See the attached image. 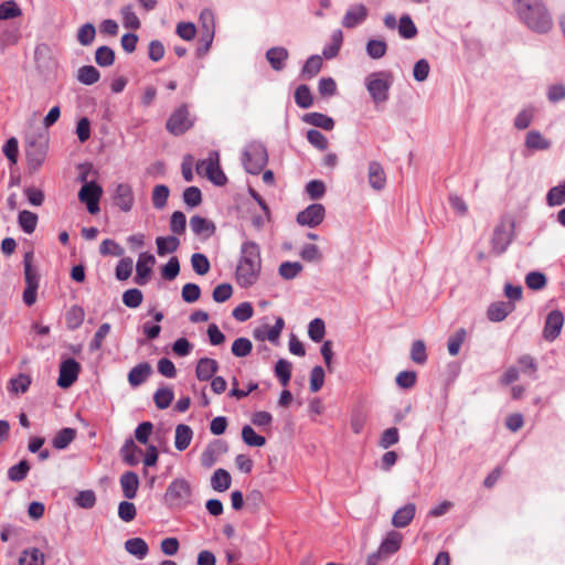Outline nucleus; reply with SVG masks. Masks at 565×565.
I'll return each instance as SVG.
<instances>
[{
  "instance_id": "f257e3e1",
  "label": "nucleus",
  "mask_w": 565,
  "mask_h": 565,
  "mask_svg": "<svg viewBox=\"0 0 565 565\" xmlns=\"http://www.w3.org/2000/svg\"><path fill=\"white\" fill-rule=\"evenodd\" d=\"M241 258L236 267V281L243 287L253 286L260 274L262 258L259 246L255 242H245L241 248Z\"/></svg>"
},
{
  "instance_id": "f03ea898",
  "label": "nucleus",
  "mask_w": 565,
  "mask_h": 565,
  "mask_svg": "<svg viewBox=\"0 0 565 565\" xmlns=\"http://www.w3.org/2000/svg\"><path fill=\"white\" fill-rule=\"evenodd\" d=\"M515 10L527 28L537 33H546L553 26V20L541 0H516Z\"/></svg>"
},
{
  "instance_id": "7ed1b4c3",
  "label": "nucleus",
  "mask_w": 565,
  "mask_h": 565,
  "mask_svg": "<svg viewBox=\"0 0 565 565\" xmlns=\"http://www.w3.org/2000/svg\"><path fill=\"white\" fill-rule=\"evenodd\" d=\"M192 488L184 478L174 479L167 488L164 501L171 508H183L191 501Z\"/></svg>"
},
{
  "instance_id": "20e7f679",
  "label": "nucleus",
  "mask_w": 565,
  "mask_h": 565,
  "mask_svg": "<svg viewBox=\"0 0 565 565\" xmlns=\"http://www.w3.org/2000/svg\"><path fill=\"white\" fill-rule=\"evenodd\" d=\"M196 172L204 173L216 185H224L227 181L226 175L220 169L217 152H211L207 159L198 162Z\"/></svg>"
},
{
  "instance_id": "39448f33",
  "label": "nucleus",
  "mask_w": 565,
  "mask_h": 565,
  "mask_svg": "<svg viewBox=\"0 0 565 565\" xmlns=\"http://www.w3.org/2000/svg\"><path fill=\"white\" fill-rule=\"evenodd\" d=\"M193 126V119L190 116L186 105L178 107L167 120V130L174 135L180 136L188 131Z\"/></svg>"
},
{
  "instance_id": "423d86ee",
  "label": "nucleus",
  "mask_w": 565,
  "mask_h": 565,
  "mask_svg": "<svg viewBox=\"0 0 565 565\" xmlns=\"http://www.w3.org/2000/svg\"><path fill=\"white\" fill-rule=\"evenodd\" d=\"M46 142L43 138L28 141L25 157L31 171H36L43 164L46 157Z\"/></svg>"
},
{
  "instance_id": "0eeeda50",
  "label": "nucleus",
  "mask_w": 565,
  "mask_h": 565,
  "mask_svg": "<svg viewBox=\"0 0 565 565\" xmlns=\"http://www.w3.org/2000/svg\"><path fill=\"white\" fill-rule=\"evenodd\" d=\"M267 152L260 146L250 147L243 154L245 170L252 174H258L267 164Z\"/></svg>"
},
{
  "instance_id": "6e6552de",
  "label": "nucleus",
  "mask_w": 565,
  "mask_h": 565,
  "mask_svg": "<svg viewBox=\"0 0 565 565\" xmlns=\"http://www.w3.org/2000/svg\"><path fill=\"white\" fill-rule=\"evenodd\" d=\"M103 194V189L96 182H86L78 192V199L85 203L90 214L99 212V200Z\"/></svg>"
},
{
  "instance_id": "1a4fd4ad",
  "label": "nucleus",
  "mask_w": 565,
  "mask_h": 565,
  "mask_svg": "<svg viewBox=\"0 0 565 565\" xmlns=\"http://www.w3.org/2000/svg\"><path fill=\"white\" fill-rule=\"evenodd\" d=\"M384 77V73H373L366 78V88L377 104L388 98L390 83Z\"/></svg>"
},
{
  "instance_id": "9d476101",
  "label": "nucleus",
  "mask_w": 565,
  "mask_h": 565,
  "mask_svg": "<svg viewBox=\"0 0 565 565\" xmlns=\"http://www.w3.org/2000/svg\"><path fill=\"white\" fill-rule=\"evenodd\" d=\"M81 372V364L73 358H68L60 365L57 385L61 388H68L76 382Z\"/></svg>"
},
{
  "instance_id": "9b49d317",
  "label": "nucleus",
  "mask_w": 565,
  "mask_h": 565,
  "mask_svg": "<svg viewBox=\"0 0 565 565\" xmlns=\"http://www.w3.org/2000/svg\"><path fill=\"white\" fill-rule=\"evenodd\" d=\"M114 204L122 212L131 211L135 204V195L130 184L118 183L113 193Z\"/></svg>"
},
{
  "instance_id": "f8f14e48",
  "label": "nucleus",
  "mask_w": 565,
  "mask_h": 565,
  "mask_svg": "<svg viewBox=\"0 0 565 565\" xmlns=\"http://www.w3.org/2000/svg\"><path fill=\"white\" fill-rule=\"evenodd\" d=\"M324 214V206L320 203H313L297 215V222L300 225L316 227L323 221Z\"/></svg>"
},
{
  "instance_id": "ddd939ff",
  "label": "nucleus",
  "mask_w": 565,
  "mask_h": 565,
  "mask_svg": "<svg viewBox=\"0 0 565 565\" xmlns=\"http://www.w3.org/2000/svg\"><path fill=\"white\" fill-rule=\"evenodd\" d=\"M156 264V258L152 254L141 253L138 257L136 265V284L143 286L148 282L150 273L152 270L153 265Z\"/></svg>"
},
{
  "instance_id": "4468645a",
  "label": "nucleus",
  "mask_w": 565,
  "mask_h": 565,
  "mask_svg": "<svg viewBox=\"0 0 565 565\" xmlns=\"http://www.w3.org/2000/svg\"><path fill=\"white\" fill-rule=\"evenodd\" d=\"M564 324V317L563 313L558 310H553L547 315L545 327L543 330L544 339L547 341L555 340L562 330V327Z\"/></svg>"
},
{
  "instance_id": "2eb2a0df",
  "label": "nucleus",
  "mask_w": 565,
  "mask_h": 565,
  "mask_svg": "<svg viewBox=\"0 0 565 565\" xmlns=\"http://www.w3.org/2000/svg\"><path fill=\"white\" fill-rule=\"evenodd\" d=\"M367 17V9L364 4H354L348 9L343 19L342 25L347 29H352L362 23Z\"/></svg>"
},
{
  "instance_id": "dca6fc26",
  "label": "nucleus",
  "mask_w": 565,
  "mask_h": 565,
  "mask_svg": "<svg viewBox=\"0 0 565 565\" xmlns=\"http://www.w3.org/2000/svg\"><path fill=\"white\" fill-rule=\"evenodd\" d=\"M367 178L370 185L380 191L384 189L386 184V175L383 167L377 161H371L367 169Z\"/></svg>"
},
{
  "instance_id": "f3484780",
  "label": "nucleus",
  "mask_w": 565,
  "mask_h": 565,
  "mask_svg": "<svg viewBox=\"0 0 565 565\" xmlns=\"http://www.w3.org/2000/svg\"><path fill=\"white\" fill-rule=\"evenodd\" d=\"M218 370V363L214 359L202 358L198 361L195 375L199 381H209Z\"/></svg>"
},
{
  "instance_id": "a211bd4d",
  "label": "nucleus",
  "mask_w": 565,
  "mask_h": 565,
  "mask_svg": "<svg viewBox=\"0 0 565 565\" xmlns=\"http://www.w3.org/2000/svg\"><path fill=\"white\" fill-rule=\"evenodd\" d=\"M415 513L416 505L414 503H407L393 514L392 524L398 529L406 527L413 521Z\"/></svg>"
},
{
  "instance_id": "6ab92c4d",
  "label": "nucleus",
  "mask_w": 565,
  "mask_h": 565,
  "mask_svg": "<svg viewBox=\"0 0 565 565\" xmlns=\"http://www.w3.org/2000/svg\"><path fill=\"white\" fill-rule=\"evenodd\" d=\"M403 535L397 531H390L382 541L379 551L383 556L392 555L401 548Z\"/></svg>"
},
{
  "instance_id": "aec40b11",
  "label": "nucleus",
  "mask_w": 565,
  "mask_h": 565,
  "mask_svg": "<svg viewBox=\"0 0 565 565\" xmlns=\"http://www.w3.org/2000/svg\"><path fill=\"white\" fill-rule=\"evenodd\" d=\"M289 57L287 49L275 46L266 52V58L274 71L280 72L285 67V63Z\"/></svg>"
},
{
  "instance_id": "412c9836",
  "label": "nucleus",
  "mask_w": 565,
  "mask_h": 565,
  "mask_svg": "<svg viewBox=\"0 0 565 565\" xmlns=\"http://www.w3.org/2000/svg\"><path fill=\"white\" fill-rule=\"evenodd\" d=\"M514 308L515 306L511 301L493 302L488 308V318L494 322L502 321L514 310Z\"/></svg>"
},
{
  "instance_id": "4be33fe9",
  "label": "nucleus",
  "mask_w": 565,
  "mask_h": 565,
  "mask_svg": "<svg viewBox=\"0 0 565 565\" xmlns=\"http://www.w3.org/2000/svg\"><path fill=\"white\" fill-rule=\"evenodd\" d=\"M120 487L126 499H134L139 488V478L136 472L127 471L120 477Z\"/></svg>"
},
{
  "instance_id": "5701e85b",
  "label": "nucleus",
  "mask_w": 565,
  "mask_h": 565,
  "mask_svg": "<svg viewBox=\"0 0 565 565\" xmlns=\"http://www.w3.org/2000/svg\"><path fill=\"white\" fill-rule=\"evenodd\" d=\"M151 365L147 362L139 363L128 373V382L132 387L141 385L151 374Z\"/></svg>"
},
{
  "instance_id": "b1692460",
  "label": "nucleus",
  "mask_w": 565,
  "mask_h": 565,
  "mask_svg": "<svg viewBox=\"0 0 565 565\" xmlns=\"http://www.w3.org/2000/svg\"><path fill=\"white\" fill-rule=\"evenodd\" d=\"M525 147L532 151L547 150L551 147V141L540 131L531 130L526 134Z\"/></svg>"
},
{
  "instance_id": "393cba45",
  "label": "nucleus",
  "mask_w": 565,
  "mask_h": 565,
  "mask_svg": "<svg viewBox=\"0 0 565 565\" xmlns=\"http://www.w3.org/2000/svg\"><path fill=\"white\" fill-rule=\"evenodd\" d=\"M126 551L139 559H143L149 553L147 542L141 537L129 539L125 542Z\"/></svg>"
},
{
  "instance_id": "a878e982",
  "label": "nucleus",
  "mask_w": 565,
  "mask_h": 565,
  "mask_svg": "<svg viewBox=\"0 0 565 565\" xmlns=\"http://www.w3.org/2000/svg\"><path fill=\"white\" fill-rule=\"evenodd\" d=\"M193 431L190 426L180 424L175 428L174 446L178 450H185L192 440Z\"/></svg>"
},
{
  "instance_id": "bb28decb",
  "label": "nucleus",
  "mask_w": 565,
  "mask_h": 565,
  "mask_svg": "<svg viewBox=\"0 0 565 565\" xmlns=\"http://www.w3.org/2000/svg\"><path fill=\"white\" fill-rule=\"evenodd\" d=\"M190 226L196 235H205L206 237L213 235L215 231L214 224L200 215L191 217Z\"/></svg>"
},
{
  "instance_id": "cd10ccee",
  "label": "nucleus",
  "mask_w": 565,
  "mask_h": 565,
  "mask_svg": "<svg viewBox=\"0 0 565 565\" xmlns=\"http://www.w3.org/2000/svg\"><path fill=\"white\" fill-rule=\"evenodd\" d=\"M232 477L225 469L218 468L214 471L211 478V486L215 491L224 492L230 489Z\"/></svg>"
},
{
  "instance_id": "c85d7f7f",
  "label": "nucleus",
  "mask_w": 565,
  "mask_h": 565,
  "mask_svg": "<svg viewBox=\"0 0 565 565\" xmlns=\"http://www.w3.org/2000/svg\"><path fill=\"white\" fill-rule=\"evenodd\" d=\"M200 23L202 28L201 33H204V39L207 42L213 41L215 32V21L213 12L209 9H204L200 14Z\"/></svg>"
},
{
  "instance_id": "c756f323",
  "label": "nucleus",
  "mask_w": 565,
  "mask_h": 565,
  "mask_svg": "<svg viewBox=\"0 0 565 565\" xmlns=\"http://www.w3.org/2000/svg\"><path fill=\"white\" fill-rule=\"evenodd\" d=\"M157 253L159 256L173 253L178 249L180 241L175 236H159L156 238Z\"/></svg>"
},
{
  "instance_id": "7c9ffc66",
  "label": "nucleus",
  "mask_w": 565,
  "mask_h": 565,
  "mask_svg": "<svg viewBox=\"0 0 565 565\" xmlns=\"http://www.w3.org/2000/svg\"><path fill=\"white\" fill-rule=\"evenodd\" d=\"M122 460L129 466H136L139 462L141 449L138 448L132 439H129L120 449Z\"/></svg>"
},
{
  "instance_id": "2f4dec72",
  "label": "nucleus",
  "mask_w": 565,
  "mask_h": 565,
  "mask_svg": "<svg viewBox=\"0 0 565 565\" xmlns=\"http://www.w3.org/2000/svg\"><path fill=\"white\" fill-rule=\"evenodd\" d=\"M284 326H285L284 319L282 318H278L274 326L266 328L265 334H263L260 331L256 330L254 332V335H255V338H257L259 340L267 339L268 341H270L273 343H276L278 341L279 337H280V333H281V331L284 329Z\"/></svg>"
},
{
  "instance_id": "473e14b6",
  "label": "nucleus",
  "mask_w": 565,
  "mask_h": 565,
  "mask_svg": "<svg viewBox=\"0 0 565 565\" xmlns=\"http://www.w3.org/2000/svg\"><path fill=\"white\" fill-rule=\"evenodd\" d=\"M33 262V253L28 252L24 254L23 257V265H24V279L26 286H35L39 288V275L36 270L32 266Z\"/></svg>"
},
{
  "instance_id": "72a5a7b5",
  "label": "nucleus",
  "mask_w": 565,
  "mask_h": 565,
  "mask_svg": "<svg viewBox=\"0 0 565 565\" xmlns=\"http://www.w3.org/2000/svg\"><path fill=\"white\" fill-rule=\"evenodd\" d=\"M38 220V215L28 210L21 211L18 216V223L22 231L26 234H32L35 231Z\"/></svg>"
},
{
  "instance_id": "f704fd0d",
  "label": "nucleus",
  "mask_w": 565,
  "mask_h": 565,
  "mask_svg": "<svg viewBox=\"0 0 565 565\" xmlns=\"http://www.w3.org/2000/svg\"><path fill=\"white\" fill-rule=\"evenodd\" d=\"M85 311L79 306H72L66 312V327L70 330H76L79 328L84 321Z\"/></svg>"
},
{
  "instance_id": "c9c22d12",
  "label": "nucleus",
  "mask_w": 565,
  "mask_h": 565,
  "mask_svg": "<svg viewBox=\"0 0 565 565\" xmlns=\"http://www.w3.org/2000/svg\"><path fill=\"white\" fill-rule=\"evenodd\" d=\"M306 122L312 125L315 127L322 128L324 130H332L334 127V121L331 117L320 114V113H311L305 116Z\"/></svg>"
},
{
  "instance_id": "e433bc0d",
  "label": "nucleus",
  "mask_w": 565,
  "mask_h": 565,
  "mask_svg": "<svg viewBox=\"0 0 565 565\" xmlns=\"http://www.w3.org/2000/svg\"><path fill=\"white\" fill-rule=\"evenodd\" d=\"M76 437V430L73 428L61 429L53 438L52 445L56 449H65Z\"/></svg>"
},
{
  "instance_id": "4c0bfd02",
  "label": "nucleus",
  "mask_w": 565,
  "mask_h": 565,
  "mask_svg": "<svg viewBox=\"0 0 565 565\" xmlns=\"http://www.w3.org/2000/svg\"><path fill=\"white\" fill-rule=\"evenodd\" d=\"M122 24L126 29L138 30L141 26V22L134 11L131 4H127L120 9Z\"/></svg>"
},
{
  "instance_id": "58836bf2",
  "label": "nucleus",
  "mask_w": 565,
  "mask_h": 565,
  "mask_svg": "<svg viewBox=\"0 0 565 565\" xmlns=\"http://www.w3.org/2000/svg\"><path fill=\"white\" fill-rule=\"evenodd\" d=\"M100 78L99 71L90 65L82 66L77 72V79L85 85H93Z\"/></svg>"
},
{
  "instance_id": "ea45409f",
  "label": "nucleus",
  "mask_w": 565,
  "mask_h": 565,
  "mask_svg": "<svg viewBox=\"0 0 565 565\" xmlns=\"http://www.w3.org/2000/svg\"><path fill=\"white\" fill-rule=\"evenodd\" d=\"M243 441L250 447H263L266 444L265 437L256 434V431L248 425L242 428Z\"/></svg>"
},
{
  "instance_id": "a19ab883",
  "label": "nucleus",
  "mask_w": 565,
  "mask_h": 565,
  "mask_svg": "<svg viewBox=\"0 0 565 565\" xmlns=\"http://www.w3.org/2000/svg\"><path fill=\"white\" fill-rule=\"evenodd\" d=\"M292 365L289 361L280 359L275 365V374L282 386H287L291 376Z\"/></svg>"
},
{
  "instance_id": "79ce46f5",
  "label": "nucleus",
  "mask_w": 565,
  "mask_h": 565,
  "mask_svg": "<svg viewBox=\"0 0 565 565\" xmlns=\"http://www.w3.org/2000/svg\"><path fill=\"white\" fill-rule=\"evenodd\" d=\"M20 565H44V555L39 548L26 550L19 559Z\"/></svg>"
},
{
  "instance_id": "37998d69",
  "label": "nucleus",
  "mask_w": 565,
  "mask_h": 565,
  "mask_svg": "<svg viewBox=\"0 0 565 565\" xmlns=\"http://www.w3.org/2000/svg\"><path fill=\"white\" fill-rule=\"evenodd\" d=\"M174 393L169 387H162L157 390V392L153 395V401L156 406L159 409H166L170 406L171 402L173 401Z\"/></svg>"
},
{
  "instance_id": "c03bdc74",
  "label": "nucleus",
  "mask_w": 565,
  "mask_h": 565,
  "mask_svg": "<svg viewBox=\"0 0 565 565\" xmlns=\"http://www.w3.org/2000/svg\"><path fill=\"white\" fill-rule=\"evenodd\" d=\"M534 114L535 108L533 106L522 109L514 119V127L519 130L526 129L531 125Z\"/></svg>"
},
{
  "instance_id": "a18cd8bd",
  "label": "nucleus",
  "mask_w": 565,
  "mask_h": 565,
  "mask_svg": "<svg viewBox=\"0 0 565 565\" xmlns=\"http://www.w3.org/2000/svg\"><path fill=\"white\" fill-rule=\"evenodd\" d=\"M466 330L465 329H458L454 334H451L448 339V352L451 356H456L461 348V344L466 340Z\"/></svg>"
},
{
  "instance_id": "49530a36",
  "label": "nucleus",
  "mask_w": 565,
  "mask_h": 565,
  "mask_svg": "<svg viewBox=\"0 0 565 565\" xmlns=\"http://www.w3.org/2000/svg\"><path fill=\"white\" fill-rule=\"evenodd\" d=\"M170 191L164 184H158L152 190V204L156 209H162L166 206Z\"/></svg>"
},
{
  "instance_id": "de8ad7c7",
  "label": "nucleus",
  "mask_w": 565,
  "mask_h": 565,
  "mask_svg": "<svg viewBox=\"0 0 565 565\" xmlns=\"http://www.w3.org/2000/svg\"><path fill=\"white\" fill-rule=\"evenodd\" d=\"M96 63L102 66H110L115 62V52L109 46H100L95 53Z\"/></svg>"
},
{
  "instance_id": "09e8293b",
  "label": "nucleus",
  "mask_w": 565,
  "mask_h": 565,
  "mask_svg": "<svg viewBox=\"0 0 565 565\" xmlns=\"http://www.w3.org/2000/svg\"><path fill=\"white\" fill-rule=\"evenodd\" d=\"M295 102L300 108H309L312 105L311 92L307 85H300L296 88Z\"/></svg>"
},
{
  "instance_id": "8fccbe9b",
  "label": "nucleus",
  "mask_w": 565,
  "mask_h": 565,
  "mask_svg": "<svg viewBox=\"0 0 565 565\" xmlns=\"http://www.w3.org/2000/svg\"><path fill=\"white\" fill-rule=\"evenodd\" d=\"M326 333V326L322 319L316 318L310 321L308 335L315 342H321Z\"/></svg>"
},
{
  "instance_id": "3c124183",
  "label": "nucleus",
  "mask_w": 565,
  "mask_h": 565,
  "mask_svg": "<svg viewBox=\"0 0 565 565\" xmlns=\"http://www.w3.org/2000/svg\"><path fill=\"white\" fill-rule=\"evenodd\" d=\"M253 343L247 338H238L232 344V353L237 358H244L250 354Z\"/></svg>"
},
{
  "instance_id": "603ef678",
  "label": "nucleus",
  "mask_w": 565,
  "mask_h": 565,
  "mask_svg": "<svg viewBox=\"0 0 565 565\" xmlns=\"http://www.w3.org/2000/svg\"><path fill=\"white\" fill-rule=\"evenodd\" d=\"M399 441V433L396 427L385 429L379 440V446L383 449H388Z\"/></svg>"
},
{
  "instance_id": "864d4df0",
  "label": "nucleus",
  "mask_w": 565,
  "mask_h": 565,
  "mask_svg": "<svg viewBox=\"0 0 565 565\" xmlns=\"http://www.w3.org/2000/svg\"><path fill=\"white\" fill-rule=\"evenodd\" d=\"M21 14V9L13 0H8L0 4V20L13 19Z\"/></svg>"
},
{
  "instance_id": "5fc2aeb1",
  "label": "nucleus",
  "mask_w": 565,
  "mask_h": 565,
  "mask_svg": "<svg viewBox=\"0 0 565 565\" xmlns=\"http://www.w3.org/2000/svg\"><path fill=\"white\" fill-rule=\"evenodd\" d=\"M96 35L95 26L92 23L83 24L77 31V41L84 45H90Z\"/></svg>"
},
{
  "instance_id": "6e6d98bb",
  "label": "nucleus",
  "mask_w": 565,
  "mask_h": 565,
  "mask_svg": "<svg viewBox=\"0 0 565 565\" xmlns=\"http://www.w3.org/2000/svg\"><path fill=\"white\" fill-rule=\"evenodd\" d=\"M143 295L141 290L131 288L122 294V302L128 308H137L142 303Z\"/></svg>"
},
{
  "instance_id": "4d7b16f0",
  "label": "nucleus",
  "mask_w": 565,
  "mask_h": 565,
  "mask_svg": "<svg viewBox=\"0 0 565 565\" xmlns=\"http://www.w3.org/2000/svg\"><path fill=\"white\" fill-rule=\"evenodd\" d=\"M518 364L520 366L521 372L534 379L536 377L535 374L537 372V363L533 356L529 354L521 355L518 359Z\"/></svg>"
},
{
  "instance_id": "13d9d810",
  "label": "nucleus",
  "mask_w": 565,
  "mask_h": 565,
  "mask_svg": "<svg viewBox=\"0 0 565 565\" xmlns=\"http://www.w3.org/2000/svg\"><path fill=\"white\" fill-rule=\"evenodd\" d=\"M322 63L323 62H322L321 56H319V55L310 56L306 61V63L302 67V74L305 76H308L309 78L316 76L320 72V70L322 67Z\"/></svg>"
},
{
  "instance_id": "bf43d9fd",
  "label": "nucleus",
  "mask_w": 565,
  "mask_h": 565,
  "mask_svg": "<svg viewBox=\"0 0 565 565\" xmlns=\"http://www.w3.org/2000/svg\"><path fill=\"white\" fill-rule=\"evenodd\" d=\"M29 470V462L26 460H21L18 465L12 466L8 470V477L11 481H22L25 479Z\"/></svg>"
},
{
  "instance_id": "052dcab7",
  "label": "nucleus",
  "mask_w": 565,
  "mask_h": 565,
  "mask_svg": "<svg viewBox=\"0 0 565 565\" xmlns=\"http://www.w3.org/2000/svg\"><path fill=\"white\" fill-rule=\"evenodd\" d=\"M110 324L109 323H103L98 330L95 332L94 338L92 342L89 343V350L92 352L99 350L103 347V342L105 338L110 332Z\"/></svg>"
},
{
  "instance_id": "680f3d73",
  "label": "nucleus",
  "mask_w": 565,
  "mask_h": 565,
  "mask_svg": "<svg viewBox=\"0 0 565 565\" xmlns=\"http://www.w3.org/2000/svg\"><path fill=\"white\" fill-rule=\"evenodd\" d=\"M191 265L198 275H205L210 270V262L203 254L195 253L191 257Z\"/></svg>"
},
{
  "instance_id": "e2e57ef3",
  "label": "nucleus",
  "mask_w": 565,
  "mask_h": 565,
  "mask_svg": "<svg viewBox=\"0 0 565 565\" xmlns=\"http://www.w3.org/2000/svg\"><path fill=\"white\" fill-rule=\"evenodd\" d=\"M411 359L417 364H424L427 360L426 345L424 341L416 340L411 348Z\"/></svg>"
},
{
  "instance_id": "0e129e2a",
  "label": "nucleus",
  "mask_w": 565,
  "mask_h": 565,
  "mask_svg": "<svg viewBox=\"0 0 565 565\" xmlns=\"http://www.w3.org/2000/svg\"><path fill=\"white\" fill-rule=\"evenodd\" d=\"M183 201L190 207H195L202 202V193L198 186H189L183 192Z\"/></svg>"
},
{
  "instance_id": "69168bd1",
  "label": "nucleus",
  "mask_w": 565,
  "mask_h": 565,
  "mask_svg": "<svg viewBox=\"0 0 565 565\" xmlns=\"http://www.w3.org/2000/svg\"><path fill=\"white\" fill-rule=\"evenodd\" d=\"M302 270V265L298 262H285L279 266V275L285 279L295 278Z\"/></svg>"
},
{
  "instance_id": "338daca9",
  "label": "nucleus",
  "mask_w": 565,
  "mask_h": 565,
  "mask_svg": "<svg viewBox=\"0 0 565 565\" xmlns=\"http://www.w3.org/2000/svg\"><path fill=\"white\" fill-rule=\"evenodd\" d=\"M525 284L532 290H541L546 285V277L540 271H531L525 277Z\"/></svg>"
},
{
  "instance_id": "774afa93",
  "label": "nucleus",
  "mask_w": 565,
  "mask_h": 565,
  "mask_svg": "<svg viewBox=\"0 0 565 565\" xmlns=\"http://www.w3.org/2000/svg\"><path fill=\"white\" fill-rule=\"evenodd\" d=\"M546 201L548 205H562L565 203V188L561 183L557 186L552 188L546 195Z\"/></svg>"
}]
</instances>
